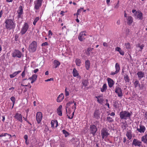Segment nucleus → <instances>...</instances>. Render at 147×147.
<instances>
[{
  "mask_svg": "<svg viewBox=\"0 0 147 147\" xmlns=\"http://www.w3.org/2000/svg\"><path fill=\"white\" fill-rule=\"evenodd\" d=\"M4 25L6 29L10 30L14 29L15 23L13 20L7 19L5 20Z\"/></svg>",
  "mask_w": 147,
  "mask_h": 147,
  "instance_id": "f257e3e1",
  "label": "nucleus"
},
{
  "mask_svg": "<svg viewBox=\"0 0 147 147\" xmlns=\"http://www.w3.org/2000/svg\"><path fill=\"white\" fill-rule=\"evenodd\" d=\"M119 115L121 119L126 120L130 117L131 115L128 111H123L120 112Z\"/></svg>",
  "mask_w": 147,
  "mask_h": 147,
  "instance_id": "f03ea898",
  "label": "nucleus"
},
{
  "mask_svg": "<svg viewBox=\"0 0 147 147\" xmlns=\"http://www.w3.org/2000/svg\"><path fill=\"white\" fill-rule=\"evenodd\" d=\"M37 42L34 41L30 45L29 47V50L30 52L34 53L35 52L37 48Z\"/></svg>",
  "mask_w": 147,
  "mask_h": 147,
  "instance_id": "7ed1b4c3",
  "label": "nucleus"
},
{
  "mask_svg": "<svg viewBox=\"0 0 147 147\" xmlns=\"http://www.w3.org/2000/svg\"><path fill=\"white\" fill-rule=\"evenodd\" d=\"M109 130L106 128H103L101 131V135L102 139L106 138L109 135Z\"/></svg>",
  "mask_w": 147,
  "mask_h": 147,
  "instance_id": "20e7f679",
  "label": "nucleus"
},
{
  "mask_svg": "<svg viewBox=\"0 0 147 147\" xmlns=\"http://www.w3.org/2000/svg\"><path fill=\"white\" fill-rule=\"evenodd\" d=\"M29 27V25L28 23L26 22L25 23L21 29L20 32L21 34L22 35L24 34L28 30Z\"/></svg>",
  "mask_w": 147,
  "mask_h": 147,
  "instance_id": "39448f33",
  "label": "nucleus"
},
{
  "mask_svg": "<svg viewBox=\"0 0 147 147\" xmlns=\"http://www.w3.org/2000/svg\"><path fill=\"white\" fill-rule=\"evenodd\" d=\"M22 53L18 50L15 49L13 52L12 54V57H16L20 58L22 57Z\"/></svg>",
  "mask_w": 147,
  "mask_h": 147,
  "instance_id": "423d86ee",
  "label": "nucleus"
},
{
  "mask_svg": "<svg viewBox=\"0 0 147 147\" xmlns=\"http://www.w3.org/2000/svg\"><path fill=\"white\" fill-rule=\"evenodd\" d=\"M115 92L117 94L118 97H121L123 96L122 90L119 86H116V87Z\"/></svg>",
  "mask_w": 147,
  "mask_h": 147,
  "instance_id": "0eeeda50",
  "label": "nucleus"
},
{
  "mask_svg": "<svg viewBox=\"0 0 147 147\" xmlns=\"http://www.w3.org/2000/svg\"><path fill=\"white\" fill-rule=\"evenodd\" d=\"M43 0H36L34 2V8L37 10L39 9L42 5Z\"/></svg>",
  "mask_w": 147,
  "mask_h": 147,
  "instance_id": "6e6552de",
  "label": "nucleus"
},
{
  "mask_svg": "<svg viewBox=\"0 0 147 147\" xmlns=\"http://www.w3.org/2000/svg\"><path fill=\"white\" fill-rule=\"evenodd\" d=\"M101 112L99 109H96L93 113V118L96 119H98L100 118Z\"/></svg>",
  "mask_w": 147,
  "mask_h": 147,
  "instance_id": "1a4fd4ad",
  "label": "nucleus"
},
{
  "mask_svg": "<svg viewBox=\"0 0 147 147\" xmlns=\"http://www.w3.org/2000/svg\"><path fill=\"white\" fill-rule=\"evenodd\" d=\"M90 133L92 134L93 136H94L97 130L96 126L94 125H90Z\"/></svg>",
  "mask_w": 147,
  "mask_h": 147,
  "instance_id": "9d476101",
  "label": "nucleus"
},
{
  "mask_svg": "<svg viewBox=\"0 0 147 147\" xmlns=\"http://www.w3.org/2000/svg\"><path fill=\"white\" fill-rule=\"evenodd\" d=\"M42 117V114L41 112H39L36 113V118L37 123L39 124L40 123Z\"/></svg>",
  "mask_w": 147,
  "mask_h": 147,
  "instance_id": "9b49d317",
  "label": "nucleus"
},
{
  "mask_svg": "<svg viewBox=\"0 0 147 147\" xmlns=\"http://www.w3.org/2000/svg\"><path fill=\"white\" fill-rule=\"evenodd\" d=\"M23 7L22 5H20L18 10L17 11L18 14L17 17L19 18L21 17L23 13Z\"/></svg>",
  "mask_w": 147,
  "mask_h": 147,
  "instance_id": "f8f14e48",
  "label": "nucleus"
},
{
  "mask_svg": "<svg viewBox=\"0 0 147 147\" xmlns=\"http://www.w3.org/2000/svg\"><path fill=\"white\" fill-rule=\"evenodd\" d=\"M142 142L136 139H134L133 140L132 145H134L135 146H142Z\"/></svg>",
  "mask_w": 147,
  "mask_h": 147,
  "instance_id": "ddd939ff",
  "label": "nucleus"
},
{
  "mask_svg": "<svg viewBox=\"0 0 147 147\" xmlns=\"http://www.w3.org/2000/svg\"><path fill=\"white\" fill-rule=\"evenodd\" d=\"M13 117L15 118L18 121L21 123L22 122V115L21 114L17 113L15 114Z\"/></svg>",
  "mask_w": 147,
  "mask_h": 147,
  "instance_id": "4468645a",
  "label": "nucleus"
},
{
  "mask_svg": "<svg viewBox=\"0 0 147 147\" xmlns=\"http://www.w3.org/2000/svg\"><path fill=\"white\" fill-rule=\"evenodd\" d=\"M139 126L140 128H137V130L140 133H144L146 130V127L144 125L141 124L139 125Z\"/></svg>",
  "mask_w": 147,
  "mask_h": 147,
  "instance_id": "2eb2a0df",
  "label": "nucleus"
},
{
  "mask_svg": "<svg viewBox=\"0 0 147 147\" xmlns=\"http://www.w3.org/2000/svg\"><path fill=\"white\" fill-rule=\"evenodd\" d=\"M134 85L135 88L138 87H139L140 90H142L143 88V86H141L139 81L137 80L135 81V82L134 83Z\"/></svg>",
  "mask_w": 147,
  "mask_h": 147,
  "instance_id": "dca6fc26",
  "label": "nucleus"
},
{
  "mask_svg": "<svg viewBox=\"0 0 147 147\" xmlns=\"http://www.w3.org/2000/svg\"><path fill=\"white\" fill-rule=\"evenodd\" d=\"M135 15L136 16L137 18L139 19V20H142L143 18L142 13L140 11H136Z\"/></svg>",
  "mask_w": 147,
  "mask_h": 147,
  "instance_id": "f3484780",
  "label": "nucleus"
},
{
  "mask_svg": "<svg viewBox=\"0 0 147 147\" xmlns=\"http://www.w3.org/2000/svg\"><path fill=\"white\" fill-rule=\"evenodd\" d=\"M137 74L139 80L141 79L142 78L145 77L144 72L141 71L138 72Z\"/></svg>",
  "mask_w": 147,
  "mask_h": 147,
  "instance_id": "a211bd4d",
  "label": "nucleus"
},
{
  "mask_svg": "<svg viewBox=\"0 0 147 147\" xmlns=\"http://www.w3.org/2000/svg\"><path fill=\"white\" fill-rule=\"evenodd\" d=\"M37 75L36 74L33 75L32 76L28 78V80H31V84L35 82L37 79Z\"/></svg>",
  "mask_w": 147,
  "mask_h": 147,
  "instance_id": "6ab92c4d",
  "label": "nucleus"
},
{
  "mask_svg": "<svg viewBox=\"0 0 147 147\" xmlns=\"http://www.w3.org/2000/svg\"><path fill=\"white\" fill-rule=\"evenodd\" d=\"M74 105L72 107V109H74V110L71 114V117H70V116L68 115H67V116H68V118L69 119H71L73 118L74 115V113L75 111V110L76 109V102H74Z\"/></svg>",
  "mask_w": 147,
  "mask_h": 147,
  "instance_id": "aec40b11",
  "label": "nucleus"
},
{
  "mask_svg": "<svg viewBox=\"0 0 147 147\" xmlns=\"http://www.w3.org/2000/svg\"><path fill=\"white\" fill-rule=\"evenodd\" d=\"M86 36V34H85L83 33V32H82L80 33L78 37V38L80 41H82L85 39V37Z\"/></svg>",
  "mask_w": 147,
  "mask_h": 147,
  "instance_id": "412c9836",
  "label": "nucleus"
},
{
  "mask_svg": "<svg viewBox=\"0 0 147 147\" xmlns=\"http://www.w3.org/2000/svg\"><path fill=\"white\" fill-rule=\"evenodd\" d=\"M108 84L110 88H111L114 84V81L113 80L110 78H107Z\"/></svg>",
  "mask_w": 147,
  "mask_h": 147,
  "instance_id": "4be33fe9",
  "label": "nucleus"
},
{
  "mask_svg": "<svg viewBox=\"0 0 147 147\" xmlns=\"http://www.w3.org/2000/svg\"><path fill=\"white\" fill-rule=\"evenodd\" d=\"M127 23L128 25H131L133 22V19L132 17L131 16H128L126 18Z\"/></svg>",
  "mask_w": 147,
  "mask_h": 147,
  "instance_id": "5701e85b",
  "label": "nucleus"
},
{
  "mask_svg": "<svg viewBox=\"0 0 147 147\" xmlns=\"http://www.w3.org/2000/svg\"><path fill=\"white\" fill-rule=\"evenodd\" d=\"M64 96L63 93L60 94L57 97V101L58 102H60L62 101L64 99Z\"/></svg>",
  "mask_w": 147,
  "mask_h": 147,
  "instance_id": "b1692460",
  "label": "nucleus"
},
{
  "mask_svg": "<svg viewBox=\"0 0 147 147\" xmlns=\"http://www.w3.org/2000/svg\"><path fill=\"white\" fill-rule=\"evenodd\" d=\"M141 141L144 143L147 144V134L146 133L141 138Z\"/></svg>",
  "mask_w": 147,
  "mask_h": 147,
  "instance_id": "393cba45",
  "label": "nucleus"
},
{
  "mask_svg": "<svg viewBox=\"0 0 147 147\" xmlns=\"http://www.w3.org/2000/svg\"><path fill=\"white\" fill-rule=\"evenodd\" d=\"M62 106L61 105H60L57 110V113L60 116H61L62 115Z\"/></svg>",
  "mask_w": 147,
  "mask_h": 147,
  "instance_id": "a878e982",
  "label": "nucleus"
},
{
  "mask_svg": "<svg viewBox=\"0 0 147 147\" xmlns=\"http://www.w3.org/2000/svg\"><path fill=\"white\" fill-rule=\"evenodd\" d=\"M26 80H28L27 78L23 79L22 80L21 84V85L22 86H28V85L26 84L27 81H25Z\"/></svg>",
  "mask_w": 147,
  "mask_h": 147,
  "instance_id": "bb28decb",
  "label": "nucleus"
},
{
  "mask_svg": "<svg viewBox=\"0 0 147 147\" xmlns=\"http://www.w3.org/2000/svg\"><path fill=\"white\" fill-rule=\"evenodd\" d=\"M51 127L52 128L54 127L55 124L56 125L55 127H57L58 125L57 121L56 120H52L51 122Z\"/></svg>",
  "mask_w": 147,
  "mask_h": 147,
  "instance_id": "cd10ccee",
  "label": "nucleus"
},
{
  "mask_svg": "<svg viewBox=\"0 0 147 147\" xmlns=\"http://www.w3.org/2000/svg\"><path fill=\"white\" fill-rule=\"evenodd\" d=\"M115 50L118 51L120 54L122 55H123L124 54V52L119 47H116L115 49Z\"/></svg>",
  "mask_w": 147,
  "mask_h": 147,
  "instance_id": "c85d7f7f",
  "label": "nucleus"
},
{
  "mask_svg": "<svg viewBox=\"0 0 147 147\" xmlns=\"http://www.w3.org/2000/svg\"><path fill=\"white\" fill-rule=\"evenodd\" d=\"M85 67L86 69L88 70L90 66V62L89 60H87L85 61Z\"/></svg>",
  "mask_w": 147,
  "mask_h": 147,
  "instance_id": "c756f323",
  "label": "nucleus"
},
{
  "mask_svg": "<svg viewBox=\"0 0 147 147\" xmlns=\"http://www.w3.org/2000/svg\"><path fill=\"white\" fill-rule=\"evenodd\" d=\"M126 136L129 140L131 139L132 137L131 131L130 130L127 131L126 134Z\"/></svg>",
  "mask_w": 147,
  "mask_h": 147,
  "instance_id": "7c9ffc66",
  "label": "nucleus"
},
{
  "mask_svg": "<svg viewBox=\"0 0 147 147\" xmlns=\"http://www.w3.org/2000/svg\"><path fill=\"white\" fill-rule=\"evenodd\" d=\"M21 72V71H17L15 72L12 74L9 75L10 77L11 78H13Z\"/></svg>",
  "mask_w": 147,
  "mask_h": 147,
  "instance_id": "2f4dec72",
  "label": "nucleus"
},
{
  "mask_svg": "<svg viewBox=\"0 0 147 147\" xmlns=\"http://www.w3.org/2000/svg\"><path fill=\"white\" fill-rule=\"evenodd\" d=\"M107 89V86L106 84H104L102 86V88H100L101 91L102 92H105L106 90Z\"/></svg>",
  "mask_w": 147,
  "mask_h": 147,
  "instance_id": "473e14b6",
  "label": "nucleus"
},
{
  "mask_svg": "<svg viewBox=\"0 0 147 147\" xmlns=\"http://www.w3.org/2000/svg\"><path fill=\"white\" fill-rule=\"evenodd\" d=\"M72 74L74 77H76L78 76L79 74L76 69L74 68Z\"/></svg>",
  "mask_w": 147,
  "mask_h": 147,
  "instance_id": "72a5a7b5",
  "label": "nucleus"
},
{
  "mask_svg": "<svg viewBox=\"0 0 147 147\" xmlns=\"http://www.w3.org/2000/svg\"><path fill=\"white\" fill-rule=\"evenodd\" d=\"M102 97V96H95V98L97 99V101L100 104H102L103 102V100L102 99V98H100V97Z\"/></svg>",
  "mask_w": 147,
  "mask_h": 147,
  "instance_id": "f704fd0d",
  "label": "nucleus"
},
{
  "mask_svg": "<svg viewBox=\"0 0 147 147\" xmlns=\"http://www.w3.org/2000/svg\"><path fill=\"white\" fill-rule=\"evenodd\" d=\"M124 45L126 49L127 50H129L131 48V46L129 42H127L125 43L124 44Z\"/></svg>",
  "mask_w": 147,
  "mask_h": 147,
  "instance_id": "c9c22d12",
  "label": "nucleus"
},
{
  "mask_svg": "<svg viewBox=\"0 0 147 147\" xmlns=\"http://www.w3.org/2000/svg\"><path fill=\"white\" fill-rule=\"evenodd\" d=\"M76 65L78 66H80L81 65V60L79 58L76 59L75 61Z\"/></svg>",
  "mask_w": 147,
  "mask_h": 147,
  "instance_id": "e433bc0d",
  "label": "nucleus"
},
{
  "mask_svg": "<svg viewBox=\"0 0 147 147\" xmlns=\"http://www.w3.org/2000/svg\"><path fill=\"white\" fill-rule=\"evenodd\" d=\"M54 65L55 66L54 68H56L60 65V63L58 61L55 60L54 61Z\"/></svg>",
  "mask_w": 147,
  "mask_h": 147,
  "instance_id": "4c0bfd02",
  "label": "nucleus"
},
{
  "mask_svg": "<svg viewBox=\"0 0 147 147\" xmlns=\"http://www.w3.org/2000/svg\"><path fill=\"white\" fill-rule=\"evenodd\" d=\"M93 49V48L90 47H88L87 49V51L86 52V54L88 56H89L90 55V52H91Z\"/></svg>",
  "mask_w": 147,
  "mask_h": 147,
  "instance_id": "58836bf2",
  "label": "nucleus"
},
{
  "mask_svg": "<svg viewBox=\"0 0 147 147\" xmlns=\"http://www.w3.org/2000/svg\"><path fill=\"white\" fill-rule=\"evenodd\" d=\"M115 68L116 70V72L118 73L120 70V67L119 64L118 63H116L115 65Z\"/></svg>",
  "mask_w": 147,
  "mask_h": 147,
  "instance_id": "ea45409f",
  "label": "nucleus"
},
{
  "mask_svg": "<svg viewBox=\"0 0 147 147\" xmlns=\"http://www.w3.org/2000/svg\"><path fill=\"white\" fill-rule=\"evenodd\" d=\"M124 79L126 82H129V78L127 75H125L124 76Z\"/></svg>",
  "mask_w": 147,
  "mask_h": 147,
  "instance_id": "a19ab883",
  "label": "nucleus"
},
{
  "mask_svg": "<svg viewBox=\"0 0 147 147\" xmlns=\"http://www.w3.org/2000/svg\"><path fill=\"white\" fill-rule=\"evenodd\" d=\"M10 100H11L13 102V105H12V108H13V107L14 104L15 103V101H16L15 98L14 96H12L10 98Z\"/></svg>",
  "mask_w": 147,
  "mask_h": 147,
  "instance_id": "79ce46f5",
  "label": "nucleus"
},
{
  "mask_svg": "<svg viewBox=\"0 0 147 147\" xmlns=\"http://www.w3.org/2000/svg\"><path fill=\"white\" fill-rule=\"evenodd\" d=\"M7 135H8L9 136V138H10L11 137V136L10 134H8L7 133H2L0 135V137H4V136H5Z\"/></svg>",
  "mask_w": 147,
  "mask_h": 147,
  "instance_id": "37998d69",
  "label": "nucleus"
},
{
  "mask_svg": "<svg viewBox=\"0 0 147 147\" xmlns=\"http://www.w3.org/2000/svg\"><path fill=\"white\" fill-rule=\"evenodd\" d=\"M88 83V81L86 80H84L82 82V84L85 86H87Z\"/></svg>",
  "mask_w": 147,
  "mask_h": 147,
  "instance_id": "c03bdc74",
  "label": "nucleus"
},
{
  "mask_svg": "<svg viewBox=\"0 0 147 147\" xmlns=\"http://www.w3.org/2000/svg\"><path fill=\"white\" fill-rule=\"evenodd\" d=\"M107 120L109 122H112L114 121V120L112 118L110 117H107Z\"/></svg>",
  "mask_w": 147,
  "mask_h": 147,
  "instance_id": "a18cd8bd",
  "label": "nucleus"
},
{
  "mask_svg": "<svg viewBox=\"0 0 147 147\" xmlns=\"http://www.w3.org/2000/svg\"><path fill=\"white\" fill-rule=\"evenodd\" d=\"M67 107H66V112H67V113H68L67 115H68L69 116H70V117H71V115H70V114L71 113L72 111H71V109H69L68 110V111H67Z\"/></svg>",
  "mask_w": 147,
  "mask_h": 147,
  "instance_id": "49530a36",
  "label": "nucleus"
},
{
  "mask_svg": "<svg viewBox=\"0 0 147 147\" xmlns=\"http://www.w3.org/2000/svg\"><path fill=\"white\" fill-rule=\"evenodd\" d=\"M39 17H36L34 20L33 22V24L35 26L36 24V23L39 20Z\"/></svg>",
  "mask_w": 147,
  "mask_h": 147,
  "instance_id": "de8ad7c7",
  "label": "nucleus"
},
{
  "mask_svg": "<svg viewBox=\"0 0 147 147\" xmlns=\"http://www.w3.org/2000/svg\"><path fill=\"white\" fill-rule=\"evenodd\" d=\"M62 131L63 134H65V136L66 137L68 136L69 135V133L64 129Z\"/></svg>",
  "mask_w": 147,
  "mask_h": 147,
  "instance_id": "09e8293b",
  "label": "nucleus"
},
{
  "mask_svg": "<svg viewBox=\"0 0 147 147\" xmlns=\"http://www.w3.org/2000/svg\"><path fill=\"white\" fill-rule=\"evenodd\" d=\"M74 102H75L74 100L70 101L69 102H68L66 104V106H70L71 104L73 103H74Z\"/></svg>",
  "mask_w": 147,
  "mask_h": 147,
  "instance_id": "8fccbe9b",
  "label": "nucleus"
},
{
  "mask_svg": "<svg viewBox=\"0 0 147 147\" xmlns=\"http://www.w3.org/2000/svg\"><path fill=\"white\" fill-rule=\"evenodd\" d=\"M49 45L48 43L47 42H45L44 43H43L42 45L41 46L42 47H45Z\"/></svg>",
  "mask_w": 147,
  "mask_h": 147,
  "instance_id": "3c124183",
  "label": "nucleus"
},
{
  "mask_svg": "<svg viewBox=\"0 0 147 147\" xmlns=\"http://www.w3.org/2000/svg\"><path fill=\"white\" fill-rule=\"evenodd\" d=\"M25 69L24 68V71L22 72L21 74V76L23 78H24L25 76Z\"/></svg>",
  "mask_w": 147,
  "mask_h": 147,
  "instance_id": "603ef678",
  "label": "nucleus"
},
{
  "mask_svg": "<svg viewBox=\"0 0 147 147\" xmlns=\"http://www.w3.org/2000/svg\"><path fill=\"white\" fill-rule=\"evenodd\" d=\"M53 34V33L51 31V30H49L48 32V36H49V37L51 38L52 35Z\"/></svg>",
  "mask_w": 147,
  "mask_h": 147,
  "instance_id": "864d4df0",
  "label": "nucleus"
},
{
  "mask_svg": "<svg viewBox=\"0 0 147 147\" xmlns=\"http://www.w3.org/2000/svg\"><path fill=\"white\" fill-rule=\"evenodd\" d=\"M65 96H67L69 94V92L67 91V88H66L65 90Z\"/></svg>",
  "mask_w": 147,
  "mask_h": 147,
  "instance_id": "5fc2aeb1",
  "label": "nucleus"
},
{
  "mask_svg": "<svg viewBox=\"0 0 147 147\" xmlns=\"http://www.w3.org/2000/svg\"><path fill=\"white\" fill-rule=\"evenodd\" d=\"M119 1H118L117 2V3L115 6L114 8H115L117 9L119 7Z\"/></svg>",
  "mask_w": 147,
  "mask_h": 147,
  "instance_id": "6e6d98bb",
  "label": "nucleus"
},
{
  "mask_svg": "<svg viewBox=\"0 0 147 147\" xmlns=\"http://www.w3.org/2000/svg\"><path fill=\"white\" fill-rule=\"evenodd\" d=\"M144 47V44H142L140 47V50H139V51H142V49H143V48Z\"/></svg>",
  "mask_w": 147,
  "mask_h": 147,
  "instance_id": "4d7b16f0",
  "label": "nucleus"
},
{
  "mask_svg": "<svg viewBox=\"0 0 147 147\" xmlns=\"http://www.w3.org/2000/svg\"><path fill=\"white\" fill-rule=\"evenodd\" d=\"M54 79L53 78H51L45 80V82H49L51 81H53Z\"/></svg>",
  "mask_w": 147,
  "mask_h": 147,
  "instance_id": "13d9d810",
  "label": "nucleus"
},
{
  "mask_svg": "<svg viewBox=\"0 0 147 147\" xmlns=\"http://www.w3.org/2000/svg\"><path fill=\"white\" fill-rule=\"evenodd\" d=\"M103 46L105 47H108V45L107 43L106 42H104L103 44Z\"/></svg>",
  "mask_w": 147,
  "mask_h": 147,
  "instance_id": "bf43d9fd",
  "label": "nucleus"
},
{
  "mask_svg": "<svg viewBox=\"0 0 147 147\" xmlns=\"http://www.w3.org/2000/svg\"><path fill=\"white\" fill-rule=\"evenodd\" d=\"M24 138L25 140V141H27L28 139V135H25L24 136Z\"/></svg>",
  "mask_w": 147,
  "mask_h": 147,
  "instance_id": "052dcab7",
  "label": "nucleus"
},
{
  "mask_svg": "<svg viewBox=\"0 0 147 147\" xmlns=\"http://www.w3.org/2000/svg\"><path fill=\"white\" fill-rule=\"evenodd\" d=\"M116 72L115 71V72H113V71H111V73L110 75H114L115 74H117L118 73L117 72Z\"/></svg>",
  "mask_w": 147,
  "mask_h": 147,
  "instance_id": "680f3d73",
  "label": "nucleus"
},
{
  "mask_svg": "<svg viewBox=\"0 0 147 147\" xmlns=\"http://www.w3.org/2000/svg\"><path fill=\"white\" fill-rule=\"evenodd\" d=\"M84 9L83 8H80V9H78L77 10V11L79 12V13H80L81 12V11L83 9Z\"/></svg>",
  "mask_w": 147,
  "mask_h": 147,
  "instance_id": "e2e57ef3",
  "label": "nucleus"
},
{
  "mask_svg": "<svg viewBox=\"0 0 147 147\" xmlns=\"http://www.w3.org/2000/svg\"><path fill=\"white\" fill-rule=\"evenodd\" d=\"M38 71H39V69H34L33 71V72L34 73H36V72H38Z\"/></svg>",
  "mask_w": 147,
  "mask_h": 147,
  "instance_id": "0e129e2a",
  "label": "nucleus"
},
{
  "mask_svg": "<svg viewBox=\"0 0 147 147\" xmlns=\"http://www.w3.org/2000/svg\"><path fill=\"white\" fill-rule=\"evenodd\" d=\"M23 118H24V120L26 121L28 123L30 124L31 125V124L27 120V118H25L24 117H23Z\"/></svg>",
  "mask_w": 147,
  "mask_h": 147,
  "instance_id": "69168bd1",
  "label": "nucleus"
},
{
  "mask_svg": "<svg viewBox=\"0 0 147 147\" xmlns=\"http://www.w3.org/2000/svg\"><path fill=\"white\" fill-rule=\"evenodd\" d=\"M108 5H109V3L110 2V0H107L106 1Z\"/></svg>",
  "mask_w": 147,
  "mask_h": 147,
  "instance_id": "338daca9",
  "label": "nucleus"
},
{
  "mask_svg": "<svg viewBox=\"0 0 147 147\" xmlns=\"http://www.w3.org/2000/svg\"><path fill=\"white\" fill-rule=\"evenodd\" d=\"M115 113L114 112H112L110 114V115L111 116H114L115 115Z\"/></svg>",
  "mask_w": 147,
  "mask_h": 147,
  "instance_id": "774afa93",
  "label": "nucleus"
}]
</instances>
